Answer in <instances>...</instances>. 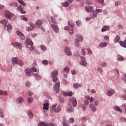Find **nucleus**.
<instances>
[{
	"instance_id": "obj_1",
	"label": "nucleus",
	"mask_w": 126,
	"mask_h": 126,
	"mask_svg": "<svg viewBox=\"0 0 126 126\" xmlns=\"http://www.w3.org/2000/svg\"><path fill=\"white\" fill-rule=\"evenodd\" d=\"M87 100H89L90 102L91 103L90 105V109L93 111L95 112L96 111V107L95 106H98V101H95L94 102V104H93V102H94V97L93 96H92L90 97V96H87L86 97Z\"/></svg>"
},
{
	"instance_id": "obj_2",
	"label": "nucleus",
	"mask_w": 126,
	"mask_h": 126,
	"mask_svg": "<svg viewBox=\"0 0 126 126\" xmlns=\"http://www.w3.org/2000/svg\"><path fill=\"white\" fill-rule=\"evenodd\" d=\"M70 105L69 107L67 108V112H73V108H72V105L73 107H75L77 105V102L75 97H72L69 101Z\"/></svg>"
},
{
	"instance_id": "obj_3",
	"label": "nucleus",
	"mask_w": 126,
	"mask_h": 126,
	"mask_svg": "<svg viewBox=\"0 0 126 126\" xmlns=\"http://www.w3.org/2000/svg\"><path fill=\"white\" fill-rule=\"evenodd\" d=\"M27 43H26V48H30V51H34V47L32 46L33 45V42L30 39H26Z\"/></svg>"
},
{
	"instance_id": "obj_4",
	"label": "nucleus",
	"mask_w": 126,
	"mask_h": 126,
	"mask_svg": "<svg viewBox=\"0 0 126 126\" xmlns=\"http://www.w3.org/2000/svg\"><path fill=\"white\" fill-rule=\"evenodd\" d=\"M59 74V71L57 70H53L51 73V75L52 77L53 82H56L58 80V75Z\"/></svg>"
},
{
	"instance_id": "obj_5",
	"label": "nucleus",
	"mask_w": 126,
	"mask_h": 126,
	"mask_svg": "<svg viewBox=\"0 0 126 126\" xmlns=\"http://www.w3.org/2000/svg\"><path fill=\"white\" fill-rule=\"evenodd\" d=\"M83 41V37L81 35H77V38L75 40V46L76 47H79V42H82Z\"/></svg>"
},
{
	"instance_id": "obj_6",
	"label": "nucleus",
	"mask_w": 126,
	"mask_h": 126,
	"mask_svg": "<svg viewBox=\"0 0 126 126\" xmlns=\"http://www.w3.org/2000/svg\"><path fill=\"white\" fill-rule=\"evenodd\" d=\"M51 27L52 28L54 31L56 33H59V32L60 31V29H59V27H58V25L55 24H51Z\"/></svg>"
},
{
	"instance_id": "obj_7",
	"label": "nucleus",
	"mask_w": 126,
	"mask_h": 126,
	"mask_svg": "<svg viewBox=\"0 0 126 126\" xmlns=\"http://www.w3.org/2000/svg\"><path fill=\"white\" fill-rule=\"evenodd\" d=\"M12 46H14V47H16V48H18V49H22V44L21 43L18 42H13L12 43Z\"/></svg>"
},
{
	"instance_id": "obj_8",
	"label": "nucleus",
	"mask_w": 126,
	"mask_h": 126,
	"mask_svg": "<svg viewBox=\"0 0 126 126\" xmlns=\"http://www.w3.org/2000/svg\"><path fill=\"white\" fill-rule=\"evenodd\" d=\"M4 15L6 18H8V19H10L12 16V14L9 11H5L4 12Z\"/></svg>"
},
{
	"instance_id": "obj_9",
	"label": "nucleus",
	"mask_w": 126,
	"mask_h": 126,
	"mask_svg": "<svg viewBox=\"0 0 126 126\" xmlns=\"http://www.w3.org/2000/svg\"><path fill=\"white\" fill-rule=\"evenodd\" d=\"M81 62H80V64L83 65V66H86L87 65V62H85V58L81 57Z\"/></svg>"
},
{
	"instance_id": "obj_10",
	"label": "nucleus",
	"mask_w": 126,
	"mask_h": 126,
	"mask_svg": "<svg viewBox=\"0 0 126 126\" xmlns=\"http://www.w3.org/2000/svg\"><path fill=\"white\" fill-rule=\"evenodd\" d=\"M54 90L56 91V93H58L60 91V82L57 83L54 85Z\"/></svg>"
},
{
	"instance_id": "obj_11",
	"label": "nucleus",
	"mask_w": 126,
	"mask_h": 126,
	"mask_svg": "<svg viewBox=\"0 0 126 126\" xmlns=\"http://www.w3.org/2000/svg\"><path fill=\"white\" fill-rule=\"evenodd\" d=\"M0 23L3 24V27L5 28H6V24L8 23V21L7 19H4L0 21Z\"/></svg>"
},
{
	"instance_id": "obj_12",
	"label": "nucleus",
	"mask_w": 126,
	"mask_h": 126,
	"mask_svg": "<svg viewBox=\"0 0 126 126\" xmlns=\"http://www.w3.org/2000/svg\"><path fill=\"white\" fill-rule=\"evenodd\" d=\"M64 52L67 56H71V52H70V49L68 47H65L64 49Z\"/></svg>"
},
{
	"instance_id": "obj_13",
	"label": "nucleus",
	"mask_w": 126,
	"mask_h": 126,
	"mask_svg": "<svg viewBox=\"0 0 126 126\" xmlns=\"http://www.w3.org/2000/svg\"><path fill=\"white\" fill-rule=\"evenodd\" d=\"M17 33L18 35H19L20 39L21 40H24L25 39V36H24V34L21 32L20 31H17Z\"/></svg>"
},
{
	"instance_id": "obj_14",
	"label": "nucleus",
	"mask_w": 126,
	"mask_h": 126,
	"mask_svg": "<svg viewBox=\"0 0 126 126\" xmlns=\"http://www.w3.org/2000/svg\"><path fill=\"white\" fill-rule=\"evenodd\" d=\"M40 126H57V124L55 123H51L50 125H47L45 123H41Z\"/></svg>"
},
{
	"instance_id": "obj_15",
	"label": "nucleus",
	"mask_w": 126,
	"mask_h": 126,
	"mask_svg": "<svg viewBox=\"0 0 126 126\" xmlns=\"http://www.w3.org/2000/svg\"><path fill=\"white\" fill-rule=\"evenodd\" d=\"M42 24H43V21L41 20H38L36 22L35 26H37V27H40Z\"/></svg>"
},
{
	"instance_id": "obj_16",
	"label": "nucleus",
	"mask_w": 126,
	"mask_h": 126,
	"mask_svg": "<svg viewBox=\"0 0 126 126\" xmlns=\"http://www.w3.org/2000/svg\"><path fill=\"white\" fill-rule=\"evenodd\" d=\"M12 63L13 64H17L18 63V58L15 57L12 59Z\"/></svg>"
},
{
	"instance_id": "obj_17",
	"label": "nucleus",
	"mask_w": 126,
	"mask_h": 126,
	"mask_svg": "<svg viewBox=\"0 0 126 126\" xmlns=\"http://www.w3.org/2000/svg\"><path fill=\"white\" fill-rule=\"evenodd\" d=\"M85 8L87 12H91L93 10V7L92 6H85Z\"/></svg>"
},
{
	"instance_id": "obj_18",
	"label": "nucleus",
	"mask_w": 126,
	"mask_h": 126,
	"mask_svg": "<svg viewBox=\"0 0 126 126\" xmlns=\"http://www.w3.org/2000/svg\"><path fill=\"white\" fill-rule=\"evenodd\" d=\"M25 72L28 76H30V75H31V73H32V70L28 68L25 70Z\"/></svg>"
},
{
	"instance_id": "obj_19",
	"label": "nucleus",
	"mask_w": 126,
	"mask_h": 126,
	"mask_svg": "<svg viewBox=\"0 0 126 126\" xmlns=\"http://www.w3.org/2000/svg\"><path fill=\"white\" fill-rule=\"evenodd\" d=\"M113 94H115V91L114 90L108 91L107 93L108 96H112V95H113Z\"/></svg>"
},
{
	"instance_id": "obj_20",
	"label": "nucleus",
	"mask_w": 126,
	"mask_h": 126,
	"mask_svg": "<svg viewBox=\"0 0 126 126\" xmlns=\"http://www.w3.org/2000/svg\"><path fill=\"white\" fill-rule=\"evenodd\" d=\"M23 98L22 97H19L17 99V103L18 104H21V103H23Z\"/></svg>"
},
{
	"instance_id": "obj_21",
	"label": "nucleus",
	"mask_w": 126,
	"mask_h": 126,
	"mask_svg": "<svg viewBox=\"0 0 126 126\" xmlns=\"http://www.w3.org/2000/svg\"><path fill=\"white\" fill-rule=\"evenodd\" d=\"M107 45H108V43L106 42H104L100 43L99 46L101 47V48H104L105 47L107 46Z\"/></svg>"
},
{
	"instance_id": "obj_22",
	"label": "nucleus",
	"mask_w": 126,
	"mask_h": 126,
	"mask_svg": "<svg viewBox=\"0 0 126 126\" xmlns=\"http://www.w3.org/2000/svg\"><path fill=\"white\" fill-rule=\"evenodd\" d=\"M17 9L20 12H21V13H23V14H25V11L23 10V9H22V6H19Z\"/></svg>"
},
{
	"instance_id": "obj_23",
	"label": "nucleus",
	"mask_w": 126,
	"mask_h": 126,
	"mask_svg": "<svg viewBox=\"0 0 126 126\" xmlns=\"http://www.w3.org/2000/svg\"><path fill=\"white\" fill-rule=\"evenodd\" d=\"M109 29L110 28L108 26H105L102 28L101 31L102 32H105V31H107V30H109Z\"/></svg>"
},
{
	"instance_id": "obj_24",
	"label": "nucleus",
	"mask_w": 126,
	"mask_h": 126,
	"mask_svg": "<svg viewBox=\"0 0 126 126\" xmlns=\"http://www.w3.org/2000/svg\"><path fill=\"white\" fill-rule=\"evenodd\" d=\"M28 115L29 116V119L32 120V119H33V113L31 111H29L28 113Z\"/></svg>"
},
{
	"instance_id": "obj_25",
	"label": "nucleus",
	"mask_w": 126,
	"mask_h": 126,
	"mask_svg": "<svg viewBox=\"0 0 126 126\" xmlns=\"http://www.w3.org/2000/svg\"><path fill=\"white\" fill-rule=\"evenodd\" d=\"M33 76L35 77V79H36V80H39L41 79V76H40V75H39L38 73L33 74Z\"/></svg>"
},
{
	"instance_id": "obj_26",
	"label": "nucleus",
	"mask_w": 126,
	"mask_h": 126,
	"mask_svg": "<svg viewBox=\"0 0 126 126\" xmlns=\"http://www.w3.org/2000/svg\"><path fill=\"white\" fill-rule=\"evenodd\" d=\"M43 106V110H48L49 109V103H44Z\"/></svg>"
},
{
	"instance_id": "obj_27",
	"label": "nucleus",
	"mask_w": 126,
	"mask_h": 126,
	"mask_svg": "<svg viewBox=\"0 0 126 126\" xmlns=\"http://www.w3.org/2000/svg\"><path fill=\"white\" fill-rule=\"evenodd\" d=\"M113 108L115 111H118V112H120V113H122L123 112V111L121 110V108H120L119 106H114Z\"/></svg>"
},
{
	"instance_id": "obj_28",
	"label": "nucleus",
	"mask_w": 126,
	"mask_h": 126,
	"mask_svg": "<svg viewBox=\"0 0 126 126\" xmlns=\"http://www.w3.org/2000/svg\"><path fill=\"white\" fill-rule=\"evenodd\" d=\"M6 27H7V31H8V32H9V31H10L11 29H12V26H11V25H10V24H8Z\"/></svg>"
},
{
	"instance_id": "obj_29",
	"label": "nucleus",
	"mask_w": 126,
	"mask_h": 126,
	"mask_svg": "<svg viewBox=\"0 0 126 126\" xmlns=\"http://www.w3.org/2000/svg\"><path fill=\"white\" fill-rule=\"evenodd\" d=\"M61 107L58 106L57 108L54 110V112L55 113H59V112H61Z\"/></svg>"
},
{
	"instance_id": "obj_30",
	"label": "nucleus",
	"mask_w": 126,
	"mask_h": 126,
	"mask_svg": "<svg viewBox=\"0 0 126 126\" xmlns=\"http://www.w3.org/2000/svg\"><path fill=\"white\" fill-rule=\"evenodd\" d=\"M64 96H72V92L70 93H63Z\"/></svg>"
},
{
	"instance_id": "obj_31",
	"label": "nucleus",
	"mask_w": 126,
	"mask_h": 126,
	"mask_svg": "<svg viewBox=\"0 0 126 126\" xmlns=\"http://www.w3.org/2000/svg\"><path fill=\"white\" fill-rule=\"evenodd\" d=\"M69 5V3L67 1H66L63 3L62 6H64V7H67Z\"/></svg>"
},
{
	"instance_id": "obj_32",
	"label": "nucleus",
	"mask_w": 126,
	"mask_h": 126,
	"mask_svg": "<svg viewBox=\"0 0 126 126\" xmlns=\"http://www.w3.org/2000/svg\"><path fill=\"white\" fill-rule=\"evenodd\" d=\"M9 5L10 6H14L15 7H16V6H17V3L13 2V3H10Z\"/></svg>"
},
{
	"instance_id": "obj_33",
	"label": "nucleus",
	"mask_w": 126,
	"mask_h": 126,
	"mask_svg": "<svg viewBox=\"0 0 126 126\" xmlns=\"http://www.w3.org/2000/svg\"><path fill=\"white\" fill-rule=\"evenodd\" d=\"M120 39H121V38L120 37V35H117L115 37V41L117 43H118V42H119V41H120Z\"/></svg>"
},
{
	"instance_id": "obj_34",
	"label": "nucleus",
	"mask_w": 126,
	"mask_h": 126,
	"mask_svg": "<svg viewBox=\"0 0 126 126\" xmlns=\"http://www.w3.org/2000/svg\"><path fill=\"white\" fill-rule=\"evenodd\" d=\"M18 2L20 3V4H22L23 6H25L26 5V3H25L24 2H23L22 0H18Z\"/></svg>"
},
{
	"instance_id": "obj_35",
	"label": "nucleus",
	"mask_w": 126,
	"mask_h": 126,
	"mask_svg": "<svg viewBox=\"0 0 126 126\" xmlns=\"http://www.w3.org/2000/svg\"><path fill=\"white\" fill-rule=\"evenodd\" d=\"M28 103H31L32 102H33V98L32 97H28Z\"/></svg>"
},
{
	"instance_id": "obj_36",
	"label": "nucleus",
	"mask_w": 126,
	"mask_h": 126,
	"mask_svg": "<svg viewBox=\"0 0 126 126\" xmlns=\"http://www.w3.org/2000/svg\"><path fill=\"white\" fill-rule=\"evenodd\" d=\"M0 114L1 118L4 117V115L3 114V110H2L1 109H0Z\"/></svg>"
},
{
	"instance_id": "obj_37",
	"label": "nucleus",
	"mask_w": 126,
	"mask_h": 126,
	"mask_svg": "<svg viewBox=\"0 0 126 126\" xmlns=\"http://www.w3.org/2000/svg\"><path fill=\"white\" fill-rule=\"evenodd\" d=\"M117 61L118 62H121L122 61H124V57L123 56H119L117 58Z\"/></svg>"
},
{
	"instance_id": "obj_38",
	"label": "nucleus",
	"mask_w": 126,
	"mask_h": 126,
	"mask_svg": "<svg viewBox=\"0 0 126 126\" xmlns=\"http://www.w3.org/2000/svg\"><path fill=\"white\" fill-rule=\"evenodd\" d=\"M51 22H52V23H57V21H56V19H55V18H54L53 16L51 17Z\"/></svg>"
},
{
	"instance_id": "obj_39",
	"label": "nucleus",
	"mask_w": 126,
	"mask_h": 126,
	"mask_svg": "<svg viewBox=\"0 0 126 126\" xmlns=\"http://www.w3.org/2000/svg\"><path fill=\"white\" fill-rule=\"evenodd\" d=\"M73 122H74V119L73 118H70L68 121V123H69V124H72Z\"/></svg>"
},
{
	"instance_id": "obj_40",
	"label": "nucleus",
	"mask_w": 126,
	"mask_h": 126,
	"mask_svg": "<svg viewBox=\"0 0 126 126\" xmlns=\"http://www.w3.org/2000/svg\"><path fill=\"white\" fill-rule=\"evenodd\" d=\"M73 86L74 88H78L80 87V85L79 84H74Z\"/></svg>"
},
{
	"instance_id": "obj_41",
	"label": "nucleus",
	"mask_w": 126,
	"mask_h": 126,
	"mask_svg": "<svg viewBox=\"0 0 126 126\" xmlns=\"http://www.w3.org/2000/svg\"><path fill=\"white\" fill-rule=\"evenodd\" d=\"M26 30L27 31H33V28L31 27H27L26 28Z\"/></svg>"
},
{
	"instance_id": "obj_42",
	"label": "nucleus",
	"mask_w": 126,
	"mask_h": 126,
	"mask_svg": "<svg viewBox=\"0 0 126 126\" xmlns=\"http://www.w3.org/2000/svg\"><path fill=\"white\" fill-rule=\"evenodd\" d=\"M69 33L70 35H73L74 32H73V29H72V28H71V29L69 30Z\"/></svg>"
},
{
	"instance_id": "obj_43",
	"label": "nucleus",
	"mask_w": 126,
	"mask_h": 126,
	"mask_svg": "<svg viewBox=\"0 0 126 126\" xmlns=\"http://www.w3.org/2000/svg\"><path fill=\"white\" fill-rule=\"evenodd\" d=\"M41 49L42 51H47V47L44 45H41Z\"/></svg>"
},
{
	"instance_id": "obj_44",
	"label": "nucleus",
	"mask_w": 126,
	"mask_h": 126,
	"mask_svg": "<svg viewBox=\"0 0 126 126\" xmlns=\"http://www.w3.org/2000/svg\"><path fill=\"white\" fill-rule=\"evenodd\" d=\"M18 63L19 64V65H23L24 63H23V62L21 60H19L18 62Z\"/></svg>"
},
{
	"instance_id": "obj_45",
	"label": "nucleus",
	"mask_w": 126,
	"mask_h": 126,
	"mask_svg": "<svg viewBox=\"0 0 126 126\" xmlns=\"http://www.w3.org/2000/svg\"><path fill=\"white\" fill-rule=\"evenodd\" d=\"M56 107H57V104H55L54 105H53L52 106V111H53V112H54V111H55V110H56Z\"/></svg>"
},
{
	"instance_id": "obj_46",
	"label": "nucleus",
	"mask_w": 126,
	"mask_h": 126,
	"mask_svg": "<svg viewBox=\"0 0 126 126\" xmlns=\"http://www.w3.org/2000/svg\"><path fill=\"white\" fill-rule=\"evenodd\" d=\"M42 63H43V64H48L49 63V62L47 60H44L42 61Z\"/></svg>"
},
{
	"instance_id": "obj_47",
	"label": "nucleus",
	"mask_w": 126,
	"mask_h": 126,
	"mask_svg": "<svg viewBox=\"0 0 126 126\" xmlns=\"http://www.w3.org/2000/svg\"><path fill=\"white\" fill-rule=\"evenodd\" d=\"M59 100L60 102H61V103H63V102H64V99L62 97V96L59 97Z\"/></svg>"
},
{
	"instance_id": "obj_48",
	"label": "nucleus",
	"mask_w": 126,
	"mask_h": 126,
	"mask_svg": "<svg viewBox=\"0 0 126 126\" xmlns=\"http://www.w3.org/2000/svg\"><path fill=\"white\" fill-rule=\"evenodd\" d=\"M101 66H102L103 67H105V66H107V63L105 62H103L101 64Z\"/></svg>"
},
{
	"instance_id": "obj_49",
	"label": "nucleus",
	"mask_w": 126,
	"mask_h": 126,
	"mask_svg": "<svg viewBox=\"0 0 126 126\" xmlns=\"http://www.w3.org/2000/svg\"><path fill=\"white\" fill-rule=\"evenodd\" d=\"M64 71L67 72L69 70V68L68 67H65L63 69Z\"/></svg>"
},
{
	"instance_id": "obj_50",
	"label": "nucleus",
	"mask_w": 126,
	"mask_h": 126,
	"mask_svg": "<svg viewBox=\"0 0 126 126\" xmlns=\"http://www.w3.org/2000/svg\"><path fill=\"white\" fill-rule=\"evenodd\" d=\"M77 26H80L81 25V22L80 20H78L76 22Z\"/></svg>"
},
{
	"instance_id": "obj_51",
	"label": "nucleus",
	"mask_w": 126,
	"mask_h": 126,
	"mask_svg": "<svg viewBox=\"0 0 126 126\" xmlns=\"http://www.w3.org/2000/svg\"><path fill=\"white\" fill-rule=\"evenodd\" d=\"M86 3L87 4H92V1L90 0H87L86 1Z\"/></svg>"
},
{
	"instance_id": "obj_52",
	"label": "nucleus",
	"mask_w": 126,
	"mask_h": 126,
	"mask_svg": "<svg viewBox=\"0 0 126 126\" xmlns=\"http://www.w3.org/2000/svg\"><path fill=\"white\" fill-rule=\"evenodd\" d=\"M63 123H66V117L65 116L63 117Z\"/></svg>"
},
{
	"instance_id": "obj_53",
	"label": "nucleus",
	"mask_w": 126,
	"mask_h": 126,
	"mask_svg": "<svg viewBox=\"0 0 126 126\" xmlns=\"http://www.w3.org/2000/svg\"><path fill=\"white\" fill-rule=\"evenodd\" d=\"M68 25H69V26H70V27H71V28L73 27V24H71V23H70V22L69 21L68 22Z\"/></svg>"
},
{
	"instance_id": "obj_54",
	"label": "nucleus",
	"mask_w": 126,
	"mask_h": 126,
	"mask_svg": "<svg viewBox=\"0 0 126 126\" xmlns=\"http://www.w3.org/2000/svg\"><path fill=\"white\" fill-rule=\"evenodd\" d=\"M96 12L98 13V12H102V11H103V10L100 9H96L95 10Z\"/></svg>"
},
{
	"instance_id": "obj_55",
	"label": "nucleus",
	"mask_w": 126,
	"mask_h": 126,
	"mask_svg": "<svg viewBox=\"0 0 126 126\" xmlns=\"http://www.w3.org/2000/svg\"><path fill=\"white\" fill-rule=\"evenodd\" d=\"M75 57H76V58H79V54H78V52H77L74 53Z\"/></svg>"
},
{
	"instance_id": "obj_56",
	"label": "nucleus",
	"mask_w": 126,
	"mask_h": 126,
	"mask_svg": "<svg viewBox=\"0 0 126 126\" xmlns=\"http://www.w3.org/2000/svg\"><path fill=\"white\" fill-rule=\"evenodd\" d=\"M120 4H121V2L119 1H116L115 5H116V6H118V5H120Z\"/></svg>"
},
{
	"instance_id": "obj_57",
	"label": "nucleus",
	"mask_w": 126,
	"mask_h": 126,
	"mask_svg": "<svg viewBox=\"0 0 126 126\" xmlns=\"http://www.w3.org/2000/svg\"><path fill=\"white\" fill-rule=\"evenodd\" d=\"M28 95L29 96H32L33 95V92H32V91H29L28 92Z\"/></svg>"
},
{
	"instance_id": "obj_58",
	"label": "nucleus",
	"mask_w": 126,
	"mask_h": 126,
	"mask_svg": "<svg viewBox=\"0 0 126 126\" xmlns=\"http://www.w3.org/2000/svg\"><path fill=\"white\" fill-rule=\"evenodd\" d=\"M88 53L90 55H92V51L90 49H88Z\"/></svg>"
},
{
	"instance_id": "obj_59",
	"label": "nucleus",
	"mask_w": 126,
	"mask_h": 126,
	"mask_svg": "<svg viewBox=\"0 0 126 126\" xmlns=\"http://www.w3.org/2000/svg\"><path fill=\"white\" fill-rule=\"evenodd\" d=\"M32 70H33V71H34V72H36V71H37V69L35 67H32L31 68Z\"/></svg>"
},
{
	"instance_id": "obj_60",
	"label": "nucleus",
	"mask_w": 126,
	"mask_h": 126,
	"mask_svg": "<svg viewBox=\"0 0 126 126\" xmlns=\"http://www.w3.org/2000/svg\"><path fill=\"white\" fill-rule=\"evenodd\" d=\"M98 70L100 72H103V69L101 67H99L98 68Z\"/></svg>"
},
{
	"instance_id": "obj_61",
	"label": "nucleus",
	"mask_w": 126,
	"mask_h": 126,
	"mask_svg": "<svg viewBox=\"0 0 126 126\" xmlns=\"http://www.w3.org/2000/svg\"><path fill=\"white\" fill-rule=\"evenodd\" d=\"M63 126H68V124L66 122H63Z\"/></svg>"
},
{
	"instance_id": "obj_62",
	"label": "nucleus",
	"mask_w": 126,
	"mask_h": 126,
	"mask_svg": "<svg viewBox=\"0 0 126 126\" xmlns=\"http://www.w3.org/2000/svg\"><path fill=\"white\" fill-rule=\"evenodd\" d=\"M82 108H83V111H85V110H86V108H87L86 105L84 104L83 105V107Z\"/></svg>"
},
{
	"instance_id": "obj_63",
	"label": "nucleus",
	"mask_w": 126,
	"mask_h": 126,
	"mask_svg": "<svg viewBox=\"0 0 126 126\" xmlns=\"http://www.w3.org/2000/svg\"><path fill=\"white\" fill-rule=\"evenodd\" d=\"M82 54L83 56H85V51L84 49H82Z\"/></svg>"
},
{
	"instance_id": "obj_64",
	"label": "nucleus",
	"mask_w": 126,
	"mask_h": 126,
	"mask_svg": "<svg viewBox=\"0 0 126 126\" xmlns=\"http://www.w3.org/2000/svg\"><path fill=\"white\" fill-rule=\"evenodd\" d=\"M2 94L4 95H7V92L6 91H4V92H3Z\"/></svg>"
}]
</instances>
